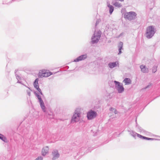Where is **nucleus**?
Listing matches in <instances>:
<instances>
[{"mask_svg": "<svg viewBox=\"0 0 160 160\" xmlns=\"http://www.w3.org/2000/svg\"><path fill=\"white\" fill-rule=\"evenodd\" d=\"M119 63L118 62H109L108 64V66L110 68H114L117 66L119 67Z\"/></svg>", "mask_w": 160, "mask_h": 160, "instance_id": "9d476101", "label": "nucleus"}, {"mask_svg": "<svg viewBox=\"0 0 160 160\" xmlns=\"http://www.w3.org/2000/svg\"><path fill=\"white\" fill-rule=\"evenodd\" d=\"M34 93L36 96L38 100V101L42 99L41 97L38 94V93H37L35 91L34 92Z\"/></svg>", "mask_w": 160, "mask_h": 160, "instance_id": "412c9836", "label": "nucleus"}, {"mask_svg": "<svg viewBox=\"0 0 160 160\" xmlns=\"http://www.w3.org/2000/svg\"><path fill=\"white\" fill-rule=\"evenodd\" d=\"M138 137L139 138H142V139L146 140L147 138V137L142 136L139 134H138Z\"/></svg>", "mask_w": 160, "mask_h": 160, "instance_id": "393cba45", "label": "nucleus"}, {"mask_svg": "<svg viewBox=\"0 0 160 160\" xmlns=\"http://www.w3.org/2000/svg\"><path fill=\"white\" fill-rule=\"evenodd\" d=\"M112 109L114 110V112L115 114H116L118 113V111L115 108L112 107H111L109 109L110 110H112Z\"/></svg>", "mask_w": 160, "mask_h": 160, "instance_id": "a878e982", "label": "nucleus"}, {"mask_svg": "<svg viewBox=\"0 0 160 160\" xmlns=\"http://www.w3.org/2000/svg\"><path fill=\"white\" fill-rule=\"evenodd\" d=\"M123 34V33H122L120 34V36H121Z\"/></svg>", "mask_w": 160, "mask_h": 160, "instance_id": "f704fd0d", "label": "nucleus"}, {"mask_svg": "<svg viewBox=\"0 0 160 160\" xmlns=\"http://www.w3.org/2000/svg\"><path fill=\"white\" fill-rule=\"evenodd\" d=\"M17 83H20L21 84H22L23 85V86H26L25 85H24V84H23V83H22V82L20 81H19V80H18V82H17Z\"/></svg>", "mask_w": 160, "mask_h": 160, "instance_id": "72a5a7b5", "label": "nucleus"}, {"mask_svg": "<svg viewBox=\"0 0 160 160\" xmlns=\"http://www.w3.org/2000/svg\"><path fill=\"white\" fill-rule=\"evenodd\" d=\"M115 85V87L118 91V92L119 93H122L124 91V88L123 86L122 83L120 82L114 81V82Z\"/></svg>", "mask_w": 160, "mask_h": 160, "instance_id": "423d86ee", "label": "nucleus"}, {"mask_svg": "<svg viewBox=\"0 0 160 160\" xmlns=\"http://www.w3.org/2000/svg\"><path fill=\"white\" fill-rule=\"evenodd\" d=\"M137 14L134 12L131 11L125 13L124 15V18L129 20H134L135 19Z\"/></svg>", "mask_w": 160, "mask_h": 160, "instance_id": "20e7f679", "label": "nucleus"}, {"mask_svg": "<svg viewBox=\"0 0 160 160\" xmlns=\"http://www.w3.org/2000/svg\"><path fill=\"white\" fill-rule=\"evenodd\" d=\"M108 6L109 8V12L111 14L114 10L113 7L110 4H108Z\"/></svg>", "mask_w": 160, "mask_h": 160, "instance_id": "a211bd4d", "label": "nucleus"}, {"mask_svg": "<svg viewBox=\"0 0 160 160\" xmlns=\"http://www.w3.org/2000/svg\"><path fill=\"white\" fill-rule=\"evenodd\" d=\"M80 114V110L79 109L76 110L72 117L71 123H73L78 122L79 120Z\"/></svg>", "mask_w": 160, "mask_h": 160, "instance_id": "f03ea898", "label": "nucleus"}, {"mask_svg": "<svg viewBox=\"0 0 160 160\" xmlns=\"http://www.w3.org/2000/svg\"><path fill=\"white\" fill-rule=\"evenodd\" d=\"M0 139L5 143H8V142L6 137L1 133H0Z\"/></svg>", "mask_w": 160, "mask_h": 160, "instance_id": "dca6fc26", "label": "nucleus"}, {"mask_svg": "<svg viewBox=\"0 0 160 160\" xmlns=\"http://www.w3.org/2000/svg\"><path fill=\"white\" fill-rule=\"evenodd\" d=\"M97 115L98 114L96 111L91 109L87 112V117L88 120H91L96 117Z\"/></svg>", "mask_w": 160, "mask_h": 160, "instance_id": "39448f33", "label": "nucleus"}, {"mask_svg": "<svg viewBox=\"0 0 160 160\" xmlns=\"http://www.w3.org/2000/svg\"><path fill=\"white\" fill-rule=\"evenodd\" d=\"M128 131L130 132V134L134 138H135L137 135L138 136V134L132 130H130Z\"/></svg>", "mask_w": 160, "mask_h": 160, "instance_id": "f3484780", "label": "nucleus"}, {"mask_svg": "<svg viewBox=\"0 0 160 160\" xmlns=\"http://www.w3.org/2000/svg\"><path fill=\"white\" fill-rule=\"evenodd\" d=\"M43 158L41 156H39L35 160H42Z\"/></svg>", "mask_w": 160, "mask_h": 160, "instance_id": "c756f323", "label": "nucleus"}, {"mask_svg": "<svg viewBox=\"0 0 160 160\" xmlns=\"http://www.w3.org/2000/svg\"><path fill=\"white\" fill-rule=\"evenodd\" d=\"M52 155L53 156L52 160H55L59 157V154L57 150H53L52 152Z\"/></svg>", "mask_w": 160, "mask_h": 160, "instance_id": "1a4fd4ad", "label": "nucleus"}, {"mask_svg": "<svg viewBox=\"0 0 160 160\" xmlns=\"http://www.w3.org/2000/svg\"><path fill=\"white\" fill-rule=\"evenodd\" d=\"M113 5L116 7L118 8H120L122 6V5L118 2H115L113 3Z\"/></svg>", "mask_w": 160, "mask_h": 160, "instance_id": "4be33fe9", "label": "nucleus"}, {"mask_svg": "<svg viewBox=\"0 0 160 160\" xmlns=\"http://www.w3.org/2000/svg\"><path fill=\"white\" fill-rule=\"evenodd\" d=\"M146 140H156V139H154V138H151L147 137Z\"/></svg>", "mask_w": 160, "mask_h": 160, "instance_id": "473e14b6", "label": "nucleus"}, {"mask_svg": "<svg viewBox=\"0 0 160 160\" xmlns=\"http://www.w3.org/2000/svg\"><path fill=\"white\" fill-rule=\"evenodd\" d=\"M39 103L40 107L44 112H46V107L44 103V102L42 99L38 101Z\"/></svg>", "mask_w": 160, "mask_h": 160, "instance_id": "9b49d317", "label": "nucleus"}, {"mask_svg": "<svg viewBox=\"0 0 160 160\" xmlns=\"http://www.w3.org/2000/svg\"><path fill=\"white\" fill-rule=\"evenodd\" d=\"M52 74L51 72H47L46 71L43 70L41 72H39V75L41 77H47L49 76Z\"/></svg>", "mask_w": 160, "mask_h": 160, "instance_id": "6e6552de", "label": "nucleus"}, {"mask_svg": "<svg viewBox=\"0 0 160 160\" xmlns=\"http://www.w3.org/2000/svg\"><path fill=\"white\" fill-rule=\"evenodd\" d=\"M13 0H5V1L3 2V4H9L12 2V1Z\"/></svg>", "mask_w": 160, "mask_h": 160, "instance_id": "b1692460", "label": "nucleus"}, {"mask_svg": "<svg viewBox=\"0 0 160 160\" xmlns=\"http://www.w3.org/2000/svg\"><path fill=\"white\" fill-rule=\"evenodd\" d=\"M101 32L98 31L96 32H95L91 38V42L92 44L97 43L98 42L101 36Z\"/></svg>", "mask_w": 160, "mask_h": 160, "instance_id": "7ed1b4c3", "label": "nucleus"}, {"mask_svg": "<svg viewBox=\"0 0 160 160\" xmlns=\"http://www.w3.org/2000/svg\"><path fill=\"white\" fill-rule=\"evenodd\" d=\"M84 148H83V147L82 148H81V150H82Z\"/></svg>", "mask_w": 160, "mask_h": 160, "instance_id": "4c0bfd02", "label": "nucleus"}, {"mask_svg": "<svg viewBox=\"0 0 160 160\" xmlns=\"http://www.w3.org/2000/svg\"><path fill=\"white\" fill-rule=\"evenodd\" d=\"M119 1L121 2H122L124 0H119Z\"/></svg>", "mask_w": 160, "mask_h": 160, "instance_id": "c9c22d12", "label": "nucleus"}, {"mask_svg": "<svg viewBox=\"0 0 160 160\" xmlns=\"http://www.w3.org/2000/svg\"><path fill=\"white\" fill-rule=\"evenodd\" d=\"M140 68L141 69V71L143 73H148L149 69L147 68L145 65H142L140 66Z\"/></svg>", "mask_w": 160, "mask_h": 160, "instance_id": "f8f14e48", "label": "nucleus"}, {"mask_svg": "<svg viewBox=\"0 0 160 160\" xmlns=\"http://www.w3.org/2000/svg\"><path fill=\"white\" fill-rule=\"evenodd\" d=\"M152 85V84L151 83H149L148 84V85L146 87L144 88V89H146L148 88H149L150 86H151Z\"/></svg>", "mask_w": 160, "mask_h": 160, "instance_id": "2f4dec72", "label": "nucleus"}, {"mask_svg": "<svg viewBox=\"0 0 160 160\" xmlns=\"http://www.w3.org/2000/svg\"><path fill=\"white\" fill-rule=\"evenodd\" d=\"M25 87L29 89V90H26V92L27 93L28 95L30 97L31 96V91H32L31 89L29 87H28L27 86H25Z\"/></svg>", "mask_w": 160, "mask_h": 160, "instance_id": "5701e85b", "label": "nucleus"}, {"mask_svg": "<svg viewBox=\"0 0 160 160\" xmlns=\"http://www.w3.org/2000/svg\"><path fill=\"white\" fill-rule=\"evenodd\" d=\"M123 43L122 42H120L118 45V49L119 52L118 53V55H120L122 53V50L123 49Z\"/></svg>", "mask_w": 160, "mask_h": 160, "instance_id": "ddd939ff", "label": "nucleus"}, {"mask_svg": "<svg viewBox=\"0 0 160 160\" xmlns=\"http://www.w3.org/2000/svg\"><path fill=\"white\" fill-rule=\"evenodd\" d=\"M15 76H16V78L18 80H19V79L20 80L21 79V78L20 76H19L17 75L16 72H15Z\"/></svg>", "mask_w": 160, "mask_h": 160, "instance_id": "7c9ffc66", "label": "nucleus"}, {"mask_svg": "<svg viewBox=\"0 0 160 160\" xmlns=\"http://www.w3.org/2000/svg\"><path fill=\"white\" fill-rule=\"evenodd\" d=\"M36 89L40 93V94L42 95H43V94L41 90V89L39 88V87L38 88L37 87L36 88Z\"/></svg>", "mask_w": 160, "mask_h": 160, "instance_id": "bb28decb", "label": "nucleus"}, {"mask_svg": "<svg viewBox=\"0 0 160 160\" xmlns=\"http://www.w3.org/2000/svg\"><path fill=\"white\" fill-rule=\"evenodd\" d=\"M49 148L48 147L46 146L43 148L42 150V156H44L48 152Z\"/></svg>", "mask_w": 160, "mask_h": 160, "instance_id": "4468645a", "label": "nucleus"}, {"mask_svg": "<svg viewBox=\"0 0 160 160\" xmlns=\"http://www.w3.org/2000/svg\"><path fill=\"white\" fill-rule=\"evenodd\" d=\"M157 67L156 66H154L152 68V72L153 73H155L157 71Z\"/></svg>", "mask_w": 160, "mask_h": 160, "instance_id": "cd10ccee", "label": "nucleus"}, {"mask_svg": "<svg viewBox=\"0 0 160 160\" xmlns=\"http://www.w3.org/2000/svg\"><path fill=\"white\" fill-rule=\"evenodd\" d=\"M38 78H36L34 81V82H33V86L35 88L37 87L38 88L39 86H38Z\"/></svg>", "mask_w": 160, "mask_h": 160, "instance_id": "6ab92c4d", "label": "nucleus"}, {"mask_svg": "<svg viewBox=\"0 0 160 160\" xmlns=\"http://www.w3.org/2000/svg\"><path fill=\"white\" fill-rule=\"evenodd\" d=\"M111 111H112V112H114V110L112 109V110H110Z\"/></svg>", "mask_w": 160, "mask_h": 160, "instance_id": "e433bc0d", "label": "nucleus"}, {"mask_svg": "<svg viewBox=\"0 0 160 160\" xmlns=\"http://www.w3.org/2000/svg\"><path fill=\"white\" fill-rule=\"evenodd\" d=\"M88 56L86 54H82L78 57L73 61V62H79L80 61H83L87 58Z\"/></svg>", "mask_w": 160, "mask_h": 160, "instance_id": "0eeeda50", "label": "nucleus"}, {"mask_svg": "<svg viewBox=\"0 0 160 160\" xmlns=\"http://www.w3.org/2000/svg\"><path fill=\"white\" fill-rule=\"evenodd\" d=\"M156 32V29L154 26H150L147 28L145 35L148 39H150L154 36Z\"/></svg>", "mask_w": 160, "mask_h": 160, "instance_id": "f257e3e1", "label": "nucleus"}, {"mask_svg": "<svg viewBox=\"0 0 160 160\" xmlns=\"http://www.w3.org/2000/svg\"><path fill=\"white\" fill-rule=\"evenodd\" d=\"M136 128H137L138 130L140 132H144V130H143L141 127L140 126L138 125L137 122H136Z\"/></svg>", "mask_w": 160, "mask_h": 160, "instance_id": "aec40b11", "label": "nucleus"}, {"mask_svg": "<svg viewBox=\"0 0 160 160\" xmlns=\"http://www.w3.org/2000/svg\"><path fill=\"white\" fill-rule=\"evenodd\" d=\"M125 83V85H129L131 83V79L128 78H125L123 81Z\"/></svg>", "mask_w": 160, "mask_h": 160, "instance_id": "2eb2a0df", "label": "nucleus"}, {"mask_svg": "<svg viewBox=\"0 0 160 160\" xmlns=\"http://www.w3.org/2000/svg\"><path fill=\"white\" fill-rule=\"evenodd\" d=\"M101 20L100 19H97V21H96V23H95V27H96V26H97V25H98V24H99V23L101 22Z\"/></svg>", "mask_w": 160, "mask_h": 160, "instance_id": "c85d7f7f", "label": "nucleus"}]
</instances>
